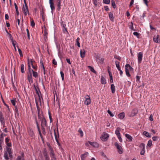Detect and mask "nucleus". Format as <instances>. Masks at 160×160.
Instances as JSON below:
<instances>
[{"label":"nucleus","mask_w":160,"mask_h":160,"mask_svg":"<svg viewBox=\"0 0 160 160\" xmlns=\"http://www.w3.org/2000/svg\"><path fill=\"white\" fill-rule=\"evenodd\" d=\"M38 118L40 120L41 122V125L42 129H43L44 128L47 127V122L45 118L43 117H40L39 115H38Z\"/></svg>","instance_id":"1"},{"label":"nucleus","mask_w":160,"mask_h":160,"mask_svg":"<svg viewBox=\"0 0 160 160\" xmlns=\"http://www.w3.org/2000/svg\"><path fill=\"white\" fill-rule=\"evenodd\" d=\"M22 11L25 16L29 14V12L26 3L24 1V5L22 7Z\"/></svg>","instance_id":"2"},{"label":"nucleus","mask_w":160,"mask_h":160,"mask_svg":"<svg viewBox=\"0 0 160 160\" xmlns=\"http://www.w3.org/2000/svg\"><path fill=\"white\" fill-rule=\"evenodd\" d=\"M94 56L95 57L96 60L98 63L102 64L103 63L104 60L103 58H101L99 55L96 54H95Z\"/></svg>","instance_id":"3"},{"label":"nucleus","mask_w":160,"mask_h":160,"mask_svg":"<svg viewBox=\"0 0 160 160\" xmlns=\"http://www.w3.org/2000/svg\"><path fill=\"white\" fill-rule=\"evenodd\" d=\"M114 145L118 149V151L119 153L120 154L122 153L123 152V149L121 145L117 142H116L115 143Z\"/></svg>","instance_id":"4"},{"label":"nucleus","mask_w":160,"mask_h":160,"mask_svg":"<svg viewBox=\"0 0 160 160\" xmlns=\"http://www.w3.org/2000/svg\"><path fill=\"white\" fill-rule=\"evenodd\" d=\"M138 112V110L137 109L134 108L132 110L130 113L128 114V116L130 117H132L135 116Z\"/></svg>","instance_id":"5"},{"label":"nucleus","mask_w":160,"mask_h":160,"mask_svg":"<svg viewBox=\"0 0 160 160\" xmlns=\"http://www.w3.org/2000/svg\"><path fill=\"white\" fill-rule=\"evenodd\" d=\"M109 135L106 132H103L102 136L101 137V139L103 141H105L107 140Z\"/></svg>","instance_id":"6"},{"label":"nucleus","mask_w":160,"mask_h":160,"mask_svg":"<svg viewBox=\"0 0 160 160\" xmlns=\"http://www.w3.org/2000/svg\"><path fill=\"white\" fill-rule=\"evenodd\" d=\"M84 98L85 100L84 102V103L87 106L90 104L91 103V99L90 96L88 95H86L85 96Z\"/></svg>","instance_id":"7"},{"label":"nucleus","mask_w":160,"mask_h":160,"mask_svg":"<svg viewBox=\"0 0 160 160\" xmlns=\"http://www.w3.org/2000/svg\"><path fill=\"white\" fill-rule=\"evenodd\" d=\"M53 0H49V3L50 5V7L51 10V12L52 14L53 13V11L55 10V8L53 2Z\"/></svg>","instance_id":"8"},{"label":"nucleus","mask_w":160,"mask_h":160,"mask_svg":"<svg viewBox=\"0 0 160 160\" xmlns=\"http://www.w3.org/2000/svg\"><path fill=\"white\" fill-rule=\"evenodd\" d=\"M143 57V53L142 52H139L138 54V62L139 64L141 63Z\"/></svg>","instance_id":"9"},{"label":"nucleus","mask_w":160,"mask_h":160,"mask_svg":"<svg viewBox=\"0 0 160 160\" xmlns=\"http://www.w3.org/2000/svg\"><path fill=\"white\" fill-rule=\"evenodd\" d=\"M0 122L2 125L4 126L5 125V122L4 119L3 117L2 114L1 112L0 111Z\"/></svg>","instance_id":"10"},{"label":"nucleus","mask_w":160,"mask_h":160,"mask_svg":"<svg viewBox=\"0 0 160 160\" xmlns=\"http://www.w3.org/2000/svg\"><path fill=\"white\" fill-rule=\"evenodd\" d=\"M153 40L156 43H158L159 41H160V36L158 35L154 36Z\"/></svg>","instance_id":"11"},{"label":"nucleus","mask_w":160,"mask_h":160,"mask_svg":"<svg viewBox=\"0 0 160 160\" xmlns=\"http://www.w3.org/2000/svg\"><path fill=\"white\" fill-rule=\"evenodd\" d=\"M89 153L86 152L84 154H82L80 156L81 160H85L86 158L88 156Z\"/></svg>","instance_id":"12"},{"label":"nucleus","mask_w":160,"mask_h":160,"mask_svg":"<svg viewBox=\"0 0 160 160\" xmlns=\"http://www.w3.org/2000/svg\"><path fill=\"white\" fill-rule=\"evenodd\" d=\"M24 153L22 152L21 153V155L18 156L16 160H25L24 158Z\"/></svg>","instance_id":"13"},{"label":"nucleus","mask_w":160,"mask_h":160,"mask_svg":"<svg viewBox=\"0 0 160 160\" xmlns=\"http://www.w3.org/2000/svg\"><path fill=\"white\" fill-rule=\"evenodd\" d=\"M50 156L52 159H55V155L53 150L51 148H50Z\"/></svg>","instance_id":"14"},{"label":"nucleus","mask_w":160,"mask_h":160,"mask_svg":"<svg viewBox=\"0 0 160 160\" xmlns=\"http://www.w3.org/2000/svg\"><path fill=\"white\" fill-rule=\"evenodd\" d=\"M57 10L58 11H60L61 8V0H57Z\"/></svg>","instance_id":"15"},{"label":"nucleus","mask_w":160,"mask_h":160,"mask_svg":"<svg viewBox=\"0 0 160 160\" xmlns=\"http://www.w3.org/2000/svg\"><path fill=\"white\" fill-rule=\"evenodd\" d=\"M9 139L8 138H6L5 139V142L7 145L8 147L12 146V144L11 142H9Z\"/></svg>","instance_id":"16"},{"label":"nucleus","mask_w":160,"mask_h":160,"mask_svg":"<svg viewBox=\"0 0 160 160\" xmlns=\"http://www.w3.org/2000/svg\"><path fill=\"white\" fill-rule=\"evenodd\" d=\"M6 150L5 151L7 152L9 155V156L11 157L12 156V149L10 148L7 147Z\"/></svg>","instance_id":"17"},{"label":"nucleus","mask_w":160,"mask_h":160,"mask_svg":"<svg viewBox=\"0 0 160 160\" xmlns=\"http://www.w3.org/2000/svg\"><path fill=\"white\" fill-rule=\"evenodd\" d=\"M90 145L93 147L95 148H97L99 146L98 143L96 142H91Z\"/></svg>","instance_id":"18"},{"label":"nucleus","mask_w":160,"mask_h":160,"mask_svg":"<svg viewBox=\"0 0 160 160\" xmlns=\"http://www.w3.org/2000/svg\"><path fill=\"white\" fill-rule=\"evenodd\" d=\"M85 51L84 49H81L80 51V56L81 58H84L85 56Z\"/></svg>","instance_id":"19"},{"label":"nucleus","mask_w":160,"mask_h":160,"mask_svg":"<svg viewBox=\"0 0 160 160\" xmlns=\"http://www.w3.org/2000/svg\"><path fill=\"white\" fill-rule=\"evenodd\" d=\"M129 28L131 30L135 31V30L133 28V24L132 22H131L128 23V24Z\"/></svg>","instance_id":"20"},{"label":"nucleus","mask_w":160,"mask_h":160,"mask_svg":"<svg viewBox=\"0 0 160 160\" xmlns=\"http://www.w3.org/2000/svg\"><path fill=\"white\" fill-rule=\"evenodd\" d=\"M125 137L128 139L129 141L131 142L132 141V138L130 135L128 134H126L125 135Z\"/></svg>","instance_id":"21"},{"label":"nucleus","mask_w":160,"mask_h":160,"mask_svg":"<svg viewBox=\"0 0 160 160\" xmlns=\"http://www.w3.org/2000/svg\"><path fill=\"white\" fill-rule=\"evenodd\" d=\"M121 130V128L120 127H118L115 131V134L117 136L120 135V132Z\"/></svg>","instance_id":"22"},{"label":"nucleus","mask_w":160,"mask_h":160,"mask_svg":"<svg viewBox=\"0 0 160 160\" xmlns=\"http://www.w3.org/2000/svg\"><path fill=\"white\" fill-rule=\"evenodd\" d=\"M111 89L112 92V93H114L115 92V87L113 84H112L111 85Z\"/></svg>","instance_id":"23"},{"label":"nucleus","mask_w":160,"mask_h":160,"mask_svg":"<svg viewBox=\"0 0 160 160\" xmlns=\"http://www.w3.org/2000/svg\"><path fill=\"white\" fill-rule=\"evenodd\" d=\"M124 117L125 114L123 112H122L118 114V117L121 119H123L124 118Z\"/></svg>","instance_id":"24"},{"label":"nucleus","mask_w":160,"mask_h":160,"mask_svg":"<svg viewBox=\"0 0 160 160\" xmlns=\"http://www.w3.org/2000/svg\"><path fill=\"white\" fill-rule=\"evenodd\" d=\"M125 67H127L130 71H133V69L129 65V64H126L125 66Z\"/></svg>","instance_id":"25"},{"label":"nucleus","mask_w":160,"mask_h":160,"mask_svg":"<svg viewBox=\"0 0 160 160\" xmlns=\"http://www.w3.org/2000/svg\"><path fill=\"white\" fill-rule=\"evenodd\" d=\"M101 83L102 84H105L106 83V82L105 78L103 76H102L101 78Z\"/></svg>","instance_id":"26"},{"label":"nucleus","mask_w":160,"mask_h":160,"mask_svg":"<svg viewBox=\"0 0 160 160\" xmlns=\"http://www.w3.org/2000/svg\"><path fill=\"white\" fill-rule=\"evenodd\" d=\"M28 132L30 136L31 137H32L33 135V132L32 130L29 128L28 129Z\"/></svg>","instance_id":"27"},{"label":"nucleus","mask_w":160,"mask_h":160,"mask_svg":"<svg viewBox=\"0 0 160 160\" xmlns=\"http://www.w3.org/2000/svg\"><path fill=\"white\" fill-rule=\"evenodd\" d=\"M66 25L65 24H63L62 25V32L63 33H66L67 32H68V31L65 28Z\"/></svg>","instance_id":"28"},{"label":"nucleus","mask_w":160,"mask_h":160,"mask_svg":"<svg viewBox=\"0 0 160 160\" xmlns=\"http://www.w3.org/2000/svg\"><path fill=\"white\" fill-rule=\"evenodd\" d=\"M35 62V61L32 59L29 60L28 59V64L29 65H32L33 64V63Z\"/></svg>","instance_id":"29"},{"label":"nucleus","mask_w":160,"mask_h":160,"mask_svg":"<svg viewBox=\"0 0 160 160\" xmlns=\"http://www.w3.org/2000/svg\"><path fill=\"white\" fill-rule=\"evenodd\" d=\"M109 18L110 19V20L111 21H113L114 18L113 14L111 12H109Z\"/></svg>","instance_id":"30"},{"label":"nucleus","mask_w":160,"mask_h":160,"mask_svg":"<svg viewBox=\"0 0 160 160\" xmlns=\"http://www.w3.org/2000/svg\"><path fill=\"white\" fill-rule=\"evenodd\" d=\"M8 154V153L6 152H5L4 154V157L6 160H8L9 159Z\"/></svg>","instance_id":"31"},{"label":"nucleus","mask_w":160,"mask_h":160,"mask_svg":"<svg viewBox=\"0 0 160 160\" xmlns=\"http://www.w3.org/2000/svg\"><path fill=\"white\" fill-rule=\"evenodd\" d=\"M143 134L147 137H151L150 134L148 132L146 131L143 132Z\"/></svg>","instance_id":"32"},{"label":"nucleus","mask_w":160,"mask_h":160,"mask_svg":"<svg viewBox=\"0 0 160 160\" xmlns=\"http://www.w3.org/2000/svg\"><path fill=\"white\" fill-rule=\"evenodd\" d=\"M28 79L29 81L30 82V80L32 82V74H29L28 75Z\"/></svg>","instance_id":"33"},{"label":"nucleus","mask_w":160,"mask_h":160,"mask_svg":"<svg viewBox=\"0 0 160 160\" xmlns=\"http://www.w3.org/2000/svg\"><path fill=\"white\" fill-rule=\"evenodd\" d=\"M21 72L22 73H23L24 72V65L23 64H22L21 66Z\"/></svg>","instance_id":"34"},{"label":"nucleus","mask_w":160,"mask_h":160,"mask_svg":"<svg viewBox=\"0 0 160 160\" xmlns=\"http://www.w3.org/2000/svg\"><path fill=\"white\" fill-rule=\"evenodd\" d=\"M78 132L79 133L80 136L82 137L83 136V132L82 130L79 128L78 130Z\"/></svg>","instance_id":"35"},{"label":"nucleus","mask_w":160,"mask_h":160,"mask_svg":"<svg viewBox=\"0 0 160 160\" xmlns=\"http://www.w3.org/2000/svg\"><path fill=\"white\" fill-rule=\"evenodd\" d=\"M88 68H89L90 69L91 71H92V72L94 73H96V72L94 70L93 68L92 67L90 66H88Z\"/></svg>","instance_id":"36"},{"label":"nucleus","mask_w":160,"mask_h":160,"mask_svg":"<svg viewBox=\"0 0 160 160\" xmlns=\"http://www.w3.org/2000/svg\"><path fill=\"white\" fill-rule=\"evenodd\" d=\"M152 145V141L150 140H149L148 142L147 147L148 146L149 147H150V146H151Z\"/></svg>","instance_id":"37"},{"label":"nucleus","mask_w":160,"mask_h":160,"mask_svg":"<svg viewBox=\"0 0 160 160\" xmlns=\"http://www.w3.org/2000/svg\"><path fill=\"white\" fill-rule=\"evenodd\" d=\"M80 40V38H78L76 40V42L77 43V44L78 47H80V44L79 42V40Z\"/></svg>","instance_id":"38"},{"label":"nucleus","mask_w":160,"mask_h":160,"mask_svg":"<svg viewBox=\"0 0 160 160\" xmlns=\"http://www.w3.org/2000/svg\"><path fill=\"white\" fill-rule=\"evenodd\" d=\"M33 75L34 77L35 78H37L38 77V73L37 72H33Z\"/></svg>","instance_id":"39"},{"label":"nucleus","mask_w":160,"mask_h":160,"mask_svg":"<svg viewBox=\"0 0 160 160\" xmlns=\"http://www.w3.org/2000/svg\"><path fill=\"white\" fill-rule=\"evenodd\" d=\"M36 125H37V128L38 129V131L39 132V134H40V135H41V132H40V128H39V126H38V122L37 121V120H36Z\"/></svg>","instance_id":"40"},{"label":"nucleus","mask_w":160,"mask_h":160,"mask_svg":"<svg viewBox=\"0 0 160 160\" xmlns=\"http://www.w3.org/2000/svg\"><path fill=\"white\" fill-rule=\"evenodd\" d=\"M40 67H41V68L44 69V68H45L44 67V66L43 62H42V60H41L40 61Z\"/></svg>","instance_id":"41"},{"label":"nucleus","mask_w":160,"mask_h":160,"mask_svg":"<svg viewBox=\"0 0 160 160\" xmlns=\"http://www.w3.org/2000/svg\"><path fill=\"white\" fill-rule=\"evenodd\" d=\"M26 31H27V33L28 38V39L29 40L30 39V35L29 30L28 28H27L26 29Z\"/></svg>","instance_id":"42"},{"label":"nucleus","mask_w":160,"mask_h":160,"mask_svg":"<svg viewBox=\"0 0 160 160\" xmlns=\"http://www.w3.org/2000/svg\"><path fill=\"white\" fill-rule=\"evenodd\" d=\"M145 144L143 143H142L140 145V147L141 148H142V149H145Z\"/></svg>","instance_id":"43"},{"label":"nucleus","mask_w":160,"mask_h":160,"mask_svg":"<svg viewBox=\"0 0 160 160\" xmlns=\"http://www.w3.org/2000/svg\"><path fill=\"white\" fill-rule=\"evenodd\" d=\"M107 112L110 115V116L112 117L114 116V114L111 112L109 110H108V111H107Z\"/></svg>","instance_id":"44"},{"label":"nucleus","mask_w":160,"mask_h":160,"mask_svg":"<svg viewBox=\"0 0 160 160\" xmlns=\"http://www.w3.org/2000/svg\"><path fill=\"white\" fill-rule=\"evenodd\" d=\"M60 74L61 77H62V81H63L64 78V74L62 71H61L60 72Z\"/></svg>","instance_id":"45"},{"label":"nucleus","mask_w":160,"mask_h":160,"mask_svg":"<svg viewBox=\"0 0 160 160\" xmlns=\"http://www.w3.org/2000/svg\"><path fill=\"white\" fill-rule=\"evenodd\" d=\"M103 2L105 4H108L110 3V0H103Z\"/></svg>","instance_id":"46"},{"label":"nucleus","mask_w":160,"mask_h":160,"mask_svg":"<svg viewBox=\"0 0 160 160\" xmlns=\"http://www.w3.org/2000/svg\"><path fill=\"white\" fill-rule=\"evenodd\" d=\"M18 51L19 52L20 56L21 57H22L23 55H22V51L21 50L20 48H18Z\"/></svg>","instance_id":"47"},{"label":"nucleus","mask_w":160,"mask_h":160,"mask_svg":"<svg viewBox=\"0 0 160 160\" xmlns=\"http://www.w3.org/2000/svg\"><path fill=\"white\" fill-rule=\"evenodd\" d=\"M31 25L32 27H33L35 25V23L34 22V21L33 20H32L31 21Z\"/></svg>","instance_id":"48"},{"label":"nucleus","mask_w":160,"mask_h":160,"mask_svg":"<svg viewBox=\"0 0 160 160\" xmlns=\"http://www.w3.org/2000/svg\"><path fill=\"white\" fill-rule=\"evenodd\" d=\"M11 102L13 106H14L15 107L16 106V102L15 100H11Z\"/></svg>","instance_id":"49"},{"label":"nucleus","mask_w":160,"mask_h":160,"mask_svg":"<svg viewBox=\"0 0 160 160\" xmlns=\"http://www.w3.org/2000/svg\"><path fill=\"white\" fill-rule=\"evenodd\" d=\"M115 65L117 68L120 67L119 62L117 61H116Z\"/></svg>","instance_id":"50"},{"label":"nucleus","mask_w":160,"mask_h":160,"mask_svg":"<svg viewBox=\"0 0 160 160\" xmlns=\"http://www.w3.org/2000/svg\"><path fill=\"white\" fill-rule=\"evenodd\" d=\"M158 139V137H152V139L153 141H156Z\"/></svg>","instance_id":"51"},{"label":"nucleus","mask_w":160,"mask_h":160,"mask_svg":"<svg viewBox=\"0 0 160 160\" xmlns=\"http://www.w3.org/2000/svg\"><path fill=\"white\" fill-rule=\"evenodd\" d=\"M95 6H97L98 4V2L97 0H92Z\"/></svg>","instance_id":"52"},{"label":"nucleus","mask_w":160,"mask_h":160,"mask_svg":"<svg viewBox=\"0 0 160 160\" xmlns=\"http://www.w3.org/2000/svg\"><path fill=\"white\" fill-rule=\"evenodd\" d=\"M32 68L34 69L35 70H37V66L34 65L33 64L32 65Z\"/></svg>","instance_id":"53"},{"label":"nucleus","mask_w":160,"mask_h":160,"mask_svg":"<svg viewBox=\"0 0 160 160\" xmlns=\"http://www.w3.org/2000/svg\"><path fill=\"white\" fill-rule=\"evenodd\" d=\"M112 4L113 8H115L116 7V5L114 1H112Z\"/></svg>","instance_id":"54"},{"label":"nucleus","mask_w":160,"mask_h":160,"mask_svg":"<svg viewBox=\"0 0 160 160\" xmlns=\"http://www.w3.org/2000/svg\"><path fill=\"white\" fill-rule=\"evenodd\" d=\"M120 142H122V139L120 136V135L117 136Z\"/></svg>","instance_id":"55"},{"label":"nucleus","mask_w":160,"mask_h":160,"mask_svg":"<svg viewBox=\"0 0 160 160\" xmlns=\"http://www.w3.org/2000/svg\"><path fill=\"white\" fill-rule=\"evenodd\" d=\"M145 149H142L140 152V154L141 155H143L145 153Z\"/></svg>","instance_id":"56"},{"label":"nucleus","mask_w":160,"mask_h":160,"mask_svg":"<svg viewBox=\"0 0 160 160\" xmlns=\"http://www.w3.org/2000/svg\"><path fill=\"white\" fill-rule=\"evenodd\" d=\"M133 34L137 36V37H138L139 36V33L137 32H134L133 33Z\"/></svg>","instance_id":"57"},{"label":"nucleus","mask_w":160,"mask_h":160,"mask_svg":"<svg viewBox=\"0 0 160 160\" xmlns=\"http://www.w3.org/2000/svg\"><path fill=\"white\" fill-rule=\"evenodd\" d=\"M144 3L146 5V6H147V7H148V2L147 1V0H143Z\"/></svg>","instance_id":"58"},{"label":"nucleus","mask_w":160,"mask_h":160,"mask_svg":"<svg viewBox=\"0 0 160 160\" xmlns=\"http://www.w3.org/2000/svg\"><path fill=\"white\" fill-rule=\"evenodd\" d=\"M114 58L118 60L119 61L121 60V57L119 56L115 55L114 56Z\"/></svg>","instance_id":"59"},{"label":"nucleus","mask_w":160,"mask_h":160,"mask_svg":"<svg viewBox=\"0 0 160 160\" xmlns=\"http://www.w3.org/2000/svg\"><path fill=\"white\" fill-rule=\"evenodd\" d=\"M3 138H0V144H2L3 142Z\"/></svg>","instance_id":"60"},{"label":"nucleus","mask_w":160,"mask_h":160,"mask_svg":"<svg viewBox=\"0 0 160 160\" xmlns=\"http://www.w3.org/2000/svg\"><path fill=\"white\" fill-rule=\"evenodd\" d=\"M91 142L90 141H88L85 143V145L86 146H89V145H90V143Z\"/></svg>","instance_id":"61"},{"label":"nucleus","mask_w":160,"mask_h":160,"mask_svg":"<svg viewBox=\"0 0 160 160\" xmlns=\"http://www.w3.org/2000/svg\"><path fill=\"white\" fill-rule=\"evenodd\" d=\"M152 117V114L150 115L149 117V119L150 121H152L153 120Z\"/></svg>","instance_id":"62"},{"label":"nucleus","mask_w":160,"mask_h":160,"mask_svg":"<svg viewBox=\"0 0 160 160\" xmlns=\"http://www.w3.org/2000/svg\"><path fill=\"white\" fill-rule=\"evenodd\" d=\"M134 3V0H131L130 1V3L129 6L131 7L132 5Z\"/></svg>","instance_id":"63"},{"label":"nucleus","mask_w":160,"mask_h":160,"mask_svg":"<svg viewBox=\"0 0 160 160\" xmlns=\"http://www.w3.org/2000/svg\"><path fill=\"white\" fill-rule=\"evenodd\" d=\"M52 63L53 64L55 65H56L57 64V62L54 59H53L52 60Z\"/></svg>","instance_id":"64"}]
</instances>
